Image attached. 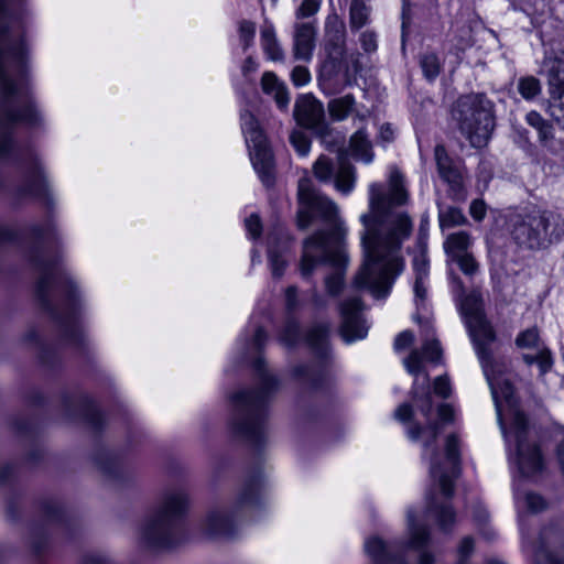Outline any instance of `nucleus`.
I'll return each mask as SVG.
<instances>
[{
    "label": "nucleus",
    "mask_w": 564,
    "mask_h": 564,
    "mask_svg": "<svg viewBox=\"0 0 564 564\" xmlns=\"http://www.w3.org/2000/svg\"><path fill=\"white\" fill-rule=\"evenodd\" d=\"M241 129L250 151L252 165L265 186L273 183V154L267 138L252 113H241Z\"/></svg>",
    "instance_id": "obj_12"
},
{
    "label": "nucleus",
    "mask_w": 564,
    "mask_h": 564,
    "mask_svg": "<svg viewBox=\"0 0 564 564\" xmlns=\"http://www.w3.org/2000/svg\"><path fill=\"white\" fill-rule=\"evenodd\" d=\"M413 416V409L410 404L403 403L394 411V417L401 423H410Z\"/></svg>",
    "instance_id": "obj_53"
},
{
    "label": "nucleus",
    "mask_w": 564,
    "mask_h": 564,
    "mask_svg": "<svg viewBox=\"0 0 564 564\" xmlns=\"http://www.w3.org/2000/svg\"><path fill=\"white\" fill-rule=\"evenodd\" d=\"M474 240L469 232L459 230L449 234L444 241V250L446 254L453 259L455 257L470 252Z\"/></svg>",
    "instance_id": "obj_25"
},
{
    "label": "nucleus",
    "mask_w": 564,
    "mask_h": 564,
    "mask_svg": "<svg viewBox=\"0 0 564 564\" xmlns=\"http://www.w3.org/2000/svg\"><path fill=\"white\" fill-rule=\"evenodd\" d=\"M474 539L470 536H466L462 540L458 546V563L457 564H466L467 558L474 552Z\"/></svg>",
    "instance_id": "obj_46"
},
{
    "label": "nucleus",
    "mask_w": 564,
    "mask_h": 564,
    "mask_svg": "<svg viewBox=\"0 0 564 564\" xmlns=\"http://www.w3.org/2000/svg\"><path fill=\"white\" fill-rule=\"evenodd\" d=\"M350 150L351 154L364 161L365 163H370L373 159V153L371 151V143L368 139V135L362 129L357 130L350 138Z\"/></svg>",
    "instance_id": "obj_30"
},
{
    "label": "nucleus",
    "mask_w": 564,
    "mask_h": 564,
    "mask_svg": "<svg viewBox=\"0 0 564 564\" xmlns=\"http://www.w3.org/2000/svg\"><path fill=\"white\" fill-rule=\"evenodd\" d=\"M434 154L438 175L448 185V195L455 200H465L467 191L463 166L448 156L443 145H436Z\"/></svg>",
    "instance_id": "obj_14"
},
{
    "label": "nucleus",
    "mask_w": 564,
    "mask_h": 564,
    "mask_svg": "<svg viewBox=\"0 0 564 564\" xmlns=\"http://www.w3.org/2000/svg\"><path fill=\"white\" fill-rule=\"evenodd\" d=\"M356 100L350 94L334 98L328 102V112L333 120H345L355 109Z\"/></svg>",
    "instance_id": "obj_31"
},
{
    "label": "nucleus",
    "mask_w": 564,
    "mask_h": 564,
    "mask_svg": "<svg viewBox=\"0 0 564 564\" xmlns=\"http://www.w3.org/2000/svg\"><path fill=\"white\" fill-rule=\"evenodd\" d=\"M188 503V496L184 490L165 491L158 506L140 522L139 543L151 551H162L173 546L177 540L178 523L185 516Z\"/></svg>",
    "instance_id": "obj_8"
},
{
    "label": "nucleus",
    "mask_w": 564,
    "mask_h": 564,
    "mask_svg": "<svg viewBox=\"0 0 564 564\" xmlns=\"http://www.w3.org/2000/svg\"><path fill=\"white\" fill-rule=\"evenodd\" d=\"M246 228L252 238H258L261 235V223L257 215H251L246 219Z\"/></svg>",
    "instance_id": "obj_55"
},
{
    "label": "nucleus",
    "mask_w": 564,
    "mask_h": 564,
    "mask_svg": "<svg viewBox=\"0 0 564 564\" xmlns=\"http://www.w3.org/2000/svg\"><path fill=\"white\" fill-rule=\"evenodd\" d=\"M13 231L7 227L0 226V245L13 239Z\"/></svg>",
    "instance_id": "obj_63"
},
{
    "label": "nucleus",
    "mask_w": 564,
    "mask_h": 564,
    "mask_svg": "<svg viewBox=\"0 0 564 564\" xmlns=\"http://www.w3.org/2000/svg\"><path fill=\"white\" fill-rule=\"evenodd\" d=\"M426 280L427 279L415 278L413 290L416 306L423 304L424 301L426 300Z\"/></svg>",
    "instance_id": "obj_49"
},
{
    "label": "nucleus",
    "mask_w": 564,
    "mask_h": 564,
    "mask_svg": "<svg viewBox=\"0 0 564 564\" xmlns=\"http://www.w3.org/2000/svg\"><path fill=\"white\" fill-rule=\"evenodd\" d=\"M254 35L256 24L251 21H242L239 25V40L245 51L252 45Z\"/></svg>",
    "instance_id": "obj_40"
},
{
    "label": "nucleus",
    "mask_w": 564,
    "mask_h": 564,
    "mask_svg": "<svg viewBox=\"0 0 564 564\" xmlns=\"http://www.w3.org/2000/svg\"><path fill=\"white\" fill-rule=\"evenodd\" d=\"M516 500L524 508H527L530 512H540L546 508V502L540 495H536L534 492H525L523 495H520L516 492Z\"/></svg>",
    "instance_id": "obj_35"
},
{
    "label": "nucleus",
    "mask_w": 564,
    "mask_h": 564,
    "mask_svg": "<svg viewBox=\"0 0 564 564\" xmlns=\"http://www.w3.org/2000/svg\"><path fill=\"white\" fill-rule=\"evenodd\" d=\"M362 303L359 297H350L340 303V335L346 343L364 339L368 334V325L361 316Z\"/></svg>",
    "instance_id": "obj_15"
},
{
    "label": "nucleus",
    "mask_w": 564,
    "mask_h": 564,
    "mask_svg": "<svg viewBox=\"0 0 564 564\" xmlns=\"http://www.w3.org/2000/svg\"><path fill=\"white\" fill-rule=\"evenodd\" d=\"M261 46L271 61H281L283 58V50L281 48L274 26L271 23H265L260 33Z\"/></svg>",
    "instance_id": "obj_27"
},
{
    "label": "nucleus",
    "mask_w": 564,
    "mask_h": 564,
    "mask_svg": "<svg viewBox=\"0 0 564 564\" xmlns=\"http://www.w3.org/2000/svg\"><path fill=\"white\" fill-rule=\"evenodd\" d=\"M253 367L260 387L256 390H242L232 395L231 426L238 436L252 444H259L267 432V399L269 393L278 388L279 382L265 370L262 359L258 358Z\"/></svg>",
    "instance_id": "obj_7"
},
{
    "label": "nucleus",
    "mask_w": 564,
    "mask_h": 564,
    "mask_svg": "<svg viewBox=\"0 0 564 564\" xmlns=\"http://www.w3.org/2000/svg\"><path fill=\"white\" fill-rule=\"evenodd\" d=\"M346 25L337 13H330L325 20V48L328 55L335 59L345 56Z\"/></svg>",
    "instance_id": "obj_18"
},
{
    "label": "nucleus",
    "mask_w": 564,
    "mask_h": 564,
    "mask_svg": "<svg viewBox=\"0 0 564 564\" xmlns=\"http://www.w3.org/2000/svg\"><path fill=\"white\" fill-rule=\"evenodd\" d=\"M460 307L484 375L491 390L500 429L506 441L514 443L518 469L525 478L536 477L544 469L543 456L539 446L529 440L528 420L517 409L513 387L496 369L497 365L488 349L495 340V332L485 317L480 295L477 293L466 295Z\"/></svg>",
    "instance_id": "obj_3"
},
{
    "label": "nucleus",
    "mask_w": 564,
    "mask_h": 564,
    "mask_svg": "<svg viewBox=\"0 0 564 564\" xmlns=\"http://www.w3.org/2000/svg\"><path fill=\"white\" fill-rule=\"evenodd\" d=\"M261 87L265 94L273 96L280 109H286L290 97L286 87L278 79L274 73L265 72L262 75Z\"/></svg>",
    "instance_id": "obj_24"
},
{
    "label": "nucleus",
    "mask_w": 564,
    "mask_h": 564,
    "mask_svg": "<svg viewBox=\"0 0 564 564\" xmlns=\"http://www.w3.org/2000/svg\"><path fill=\"white\" fill-rule=\"evenodd\" d=\"M285 304L289 311H293L297 307V288L289 286L285 291Z\"/></svg>",
    "instance_id": "obj_56"
},
{
    "label": "nucleus",
    "mask_w": 564,
    "mask_h": 564,
    "mask_svg": "<svg viewBox=\"0 0 564 564\" xmlns=\"http://www.w3.org/2000/svg\"><path fill=\"white\" fill-rule=\"evenodd\" d=\"M486 204L482 199H475L469 206V214L475 220L480 221L486 216Z\"/></svg>",
    "instance_id": "obj_51"
},
{
    "label": "nucleus",
    "mask_w": 564,
    "mask_h": 564,
    "mask_svg": "<svg viewBox=\"0 0 564 564\" xmlns=\"http://www.w3.org/2000/svg\"><path fill=\"white\" fill-rule=\"evenodd\" d=\"M438 420L430 422L425 427L411 424L406 429L410 440L421 441L424 447L423 457L430 459L431 477L437 481L441 492L445 498H451L454 492V478L459 470V444L456 435L451 434L446 438L444 460L441 462L435 453L433 444L442 429V424L451 423L454 411L448 404H442L437 409Z\"/></svg>",
    "instance_id": "obj_6"
},
{
    "label": "nucleus",
    "mask_w": 564,
    "mask_h": 564,
    "mask_svg": "<svg viewBox=\"0 0 564 564\" xmlns=\"http://www.w3.org/2000/svg\"><path fill=\"white\" fill-rule=\"evenodd\" d=\"M388 185L387 192L379 183L369 185V212L360 216L365 261L354 284L357 289L369 290L376 299L388 296L397 275L402 272L401 247L413 229L406 213L393 210L409 200L404 176L397 167L390 170Z\"/></svg>",
    "instance_id": "obj_2"
},
{
    "label": "nucleus",
    "mask_w": 564,
    "mask_h": 564,
    "mask_svg": "<svg viewBox=\"0 0 564 564\" xmlns=\"http://www.w3.org/2000/svg\"><path fill=\"white\" fill-rule=\"evenodd\" d=\"M435 394L446 399L451 394L449 381L445 376H440L434 380Z\"/></svg>",
    "instance_id": "obj_50"
},
{
    "label": "nucleus",
    "mask_w": 564,
    "mask_h": 564,
    "mask_svg": "<svg viewBox=\"0 0 564 564\" xmlns=\"http://www.w3.org/2000/svg\"><path fill=\"white\" fill-rule=\"evenodd\" d=\"M536 362L542 372H546L552 366V359L549 351H541L536 355Z\"/></svg>",
    "instance_id": "obj_58"
},
{
    "label": "nucleus",
    "mask_w": 564,
    "mask_h": 564,
    "mask_svg": "<svg viewBox=\"0 0 564 564\" xmlns=\"http://www.w3.org/2000/svg\"><path fill=\"white\" fill-rule=\"evenodd\" d=\"M261 479L252 477L246 481L238 494L232 508H215L210 510L202 524L205 534L213 539H229L238 529L240 512L256 503L260 494Z\"/></svg>",
    "instance_id": "obj_11"
},
{
    "label": "nucleus",
    "mask_w": 564,
    "mask_h": 564,
    "mask_svg": "<svg viewBox=\"0 0 564 564\" xmlns=\"http://www.w3.org/2000/svg\"><path fill=\"white\" fill-rule=\"evenodd\" d=\"M413 340H414V335L409 330H404V332L400 333L398 335V337L395 338L394 348L397 350L404 349V348L409 347L413 343Z\"/></svg>",
    "instance_id": "obj_54"
},
{
    "label": "nucleus",
    "mask_w": 564,
    "mask_h": 564,
    "mask_svg": "<svg viewBox=\"0 0 564 564\" xmlns=\"http://www.w3.org/2000/svg\"><path fill=\"white\" fill-rule=\"evenodd\" d=\"M538 340L539 332L535 327H532L520 333L516 339V344L521 348H532L536 346Z\"/></svg>",
    "instance_id": "obj_43"
},
{
    "label": "nucleus",
    "mask_w": 564,
    "mask_h": 564,
    "mask_svg": "<svg viewBox=\"0 0 564 564\" xmlns=\"http://www.w3.org/2000/svg\"><path fill=\"white\" fill-rule=\"evenodd\" d=\"M359 41L365 52L372 53L377 51L378 35L376 32L371 30L364 31L359 36Z\"/></svg>",
    "instance_id": "obj_45"
},
{
    "label": "nucleus",
    "mask_w": 564,
    "mask_h": 564,
    "mask_svg": "<svg viewBox=\"0 0 564 564\" xmlns=\"http://www.w3.org/2000/svg\"><path fill=\"white\" fill-rule=\"evenodd\" d=\"M294 117L303 127L319 129L324 122V107L313 96L304 95L295 102Z\"/></svg>",
    "instance_id": "obj_19"
},
{
    "label": "nucleus",
    "mask_w": 564,
    "mask_h": 564,
    "mask_svg": "<svg viewBox=\"0 0 564 564\" xmlns=\"http://www.w3.org/2000/svg\"><path fill=\"white\" fill-rule=\"evenodd\" d=\"M0 0V160L20 162L23 180L15 189L19 199L45 197L48 183L37 153L22 148L14 138L19 123L36 126L41 113L35 107L28 75V47L20 21Z\"/></svg>",
    "instance_id": "obj_1"
},
{
    "label": "nucleus",
    "mask_w": 564,
    "mask_h": 564,
    "mask_svg": "<svg viewBox=\"0 0 564 564\" xmlns=\"http://www.w3.org/2000/svg\"><path fill=\"white\" fill-rule=\"evenodd\" d=\"M321 4V0H303L295 10V18L302 20L315 15L319 11Z\"/></svg>",
    "instance_id": "obj_39"
},
{
    "label": "nucleus",
    "mask_w": 564,
    "mask_h": 564,
    "mask_svg": "<svg viewBox=\"0 0 564 564\" xmlns=\"http://www.w3.org/2000/svg\"><path fill=\"white\" fill-rule=\"evenodd\" d=\"M313 172L322 183L334 182L336 189L344 195H348L355 188V169L345 158H339L335 166L329 158L321 155L313 165Z\"/></svg>",
    "instance_id": "obj_13"
},
{
    "label": "nucleus",
    "mask_w": 564,
    "mask_h": 564,
    "mask_svg": "<svg viewBox=\"0 0 564 564\" xmlns=\"http://www.w3.org/2000/svg\"><path fill=\"white\" fill-rule=\"evenodd\" d=\"M98 464H99V468L101 469V471L105 474H108V475L115 474L118 468L117 463L112 458H109V457H107L105 462L100 460Z\"/></svg>",
    "instance_id": "obj_60"
},
{
    "label": "nucleus",
    "mask_w": 564,
    "mask_h": 564,
    "mask_svg": "<svg viewBox=\"0 0 564 564\" xmlns=\"http://www.w3.org/2000/svg\"><path fill=\"white\" fill-rule=\"evenodd\" d=\"M451 260L456 262L459 269L467 275H473L478 270V264L470 252L455 257Z\"/></svg>",
    "instance_id": "obj_42"
},
{
    "label": "nucleus",
    "mask_w": 564,
    "mask_h": 564,
    "mask_svg": "<svg viewBox=\"0 0 564 564\" xmlns=\"http://www.w3.org/2000/svg\"><path fill=\"white\" fill-rule=\"evenodd\" d=\"M330 326L328 324L314 325L307 334V343L321 357H326L328 354V336Z\"/></svg>",
    "instance_id": "obj_28"
},
{
    "label": "nucleus",
    "mask_w": 564,
    "mask_h": 564,
    "mask_svg": "<svg viewBox=\"0 0 564 564\" xmlns=\"http://www.w3.org/2000/svg\"><path fill=\"white\" fill-rule=\"evenodd\" d=\"M312 303L314 307L317 310H322L327 306L326 299L318 294V292L315 289L312 291Z\"/></svg>",
    "instance_id": "obj_61"
},
{
    "label": "nucleus",
    "mask_w": 564,
    "mask_h": 564,
    "mask_svg": "<svg viewBox=\"0 0 564 564\" xmlns=\"http://www.w3.org/2000/svg\"><path fill=\"white\" fill-rule=\"evenodd\" d=\"M420 65L424 76L432 80L440 74V62L435 54H424L421 56Z\"/></svg>",
    "instance_id": "obj_37"
},
{
    "label": "nucleus",
    "mask_w": 564,
    "mask_h": 564,
    "mask_svg": "<svg viewBox=\"0 0 564 564\" xmlns=\"http://www.w3.org/2000/svg\"><path fill=\"white\" fill-rule=\"evenodd\" d=\"M406 518L410 532V541L408 543V547L421 550L427 544L430 540L429 530L425 527L415 524V516L413 511L409 510Z\"/></svg>",
    "instance_id": "obj_32"
},
{
    "label": "nucleus",
    "mask_w": 564,
    "mask_h": 564,
    "mask_svg": "<svg viewBox=\"0 0 564 564\" xmlns=\"http://www.w3.org/2000/svg\"><path fill=\"white\" fill-rule=\"evenodd\" d=\"M427 510L436 518L440 528L447 531L455 522V512L448 503H437L434 496L427 497Z\"/></svg>",
    "instance_id": "obj_26"
},
{
    "label": "nucleus",
    "mask_w": 564,
    "mask_h": 564,
    "mask_svg": "<svg viewBox=\"0 0 564 564\" xmlns=\"http://www.w3.org/2000/svg\"><path fill=\"white\" fill-rule=\"evenodd\" d=\"M518 90L524 99H532L541 93L539 79L533 76L522 77L518 83Z\"/></svg>",
    "instance_id": "obj_36"
},
{
    "label": "nucleus",
    "mask_w": 564,
    "mask_h": 564,
    "mask_svg": "<svg viewBox=\"0 0 564 564\" xmlns=\"http://www.w3.org/2000/svg\"><path fill=\"white\" fill-rule=\"evenodd\" d=\"M39 279L36 296L62 328L65 337L75 344L84 338V327L80 319V303L74 282L59 267L57 260L50 258L43 251L36 250L30 256Z\"/></svg>",
    "instance_id": "obj_5"
},
{
    "label": "nucleus",
    "mask_w": 564,
    "mask_h": 564,
    "mask_svg": "<svg viewBox=\"0 0 564 564\" xmlns=\"http://www.w3.org/2000/svg\"><path fill=\"white\" fill-rule=\"evenodd\" d=\"M380 137L384 141H391L393 137V131L389 124H384L380 129Z\"/></svg>",
    "instance_id": "obj_64"
},
{
    "label": "nucleus",
    "mask_w": 564,
    "mask_h": 564,
    "mask_svg": "<svg viewBox=\"0 0 564 564\" xmlns=\"http://www.w3.org/2000/svg\"><path fill=\"white\" fill-rule=\"evenodd\" d=\"M549 84L551 95L554 99L552 104V115L564 124V62L560 61L550 70Z\"/></svg>",
    "instance_id": "obj_22"
},
{
    "label": "nucleus",
    "mask_w": 564,
    "mask_h": 564,
    "mask_svg": "<svg viewBox=\"0 0 564 564\" xmlns=\"http://www.w3.org/2000/svg\"><path fill=\"white\" fill-rule=\"evenodd\" d=\"M511 235L520 246L540 249L564 235L561 215L539 208L517 214L511 219Z\"/></svg>",
    "instance_id": "obj_9"
},
{
    "label": "nucleus",
    "mask_w": 564,
    "mask_h": 564,
    "mask_svg": "<svg viewBox=\"0 0 564 564\" xmlns=\"http://www.w3.org/2000/svg\"><path fill=\"white\" fill-rule=\"evenodd\" d=\"M413 270L415 278L427 279L429 276V259L425 252H420L413 259Z\"/></svg>",
    "instance_id": "obj_44"
},
{
    "label": "nucleus",
    "mask_w": 564,
    "mask_h": 564,
    "mask_svg": "<svg viewBox=\"0 0 564 564\" xmlns=\"http://www.w3.org/2000/svg\"><path fill=\"white\" fill-rule=\"evenodd\" d=\"M83 564H112V558L106 553L94 552L84 557Z\"/></svg>",
    "instance_id": "obj_52"
},
{
    "label": "nucleus",
    "mask_w": 564,
    "mask_h": 564,
    "mask_svg": "<svg viewBox=\"0 0 564 564\" xmlns=\"http://www.w3.org/2000/svg\"><path fill=\"white\" fill-rule=\"evenodd\" d=\"M289 250L288 235L279 231L276 235L270 236L268 248L269 265L274 278H281L286 268L285 254Z\"/></svg>",
    "instance_id": "obj_21"
},
{
    "label": "nucleus",
    "mask_w": 564,
    "mask_h": 564,
    "mask_svg": "<svg viewBox=\"0 0 564 564\" xmlns=\"http://www.w3.org/2000/svg\"><path fill=\"white\" fill-rule=\"evenodd\" d=\"M293 375L297 379L312 380L313 381L312 370L306 365H300V366L295 367L294 370H293Z\"/></svg>",
    "instance_id": "obj_59"
},
{
    "label": "nucleus",
    "mask_w": 564,
    "mask_h": 564,
    "mask_svg": "<svg viewBox=\"0 0 564 564\" xmlns=\"http://www.w3.org/2000/svg\"><path fill=\"white\" fill-rule=\"evenodd\" d=\"M256 69H257V63L254 62V59L252 57L246 58V61L242 65V73L245 75H247L251 72H254Z\"/></svg>",
    "instance_id": "obj_62"
},
{
    "label": "nucleus",
    "mask_w": 564,
    "mask_h": 564,
    "mask_svg": "<svg viewBox=\"0 0 564 564\" xmlns=\"http://www.w3.org/2000/svg\"><path fill=\"white\" fill-rule=\"evenodd\" d=\"M281 341L286 346L295 345L300 339V326L294 319H289L282 330Z\"/></svg>",
    "instance_id": "obj_38"
},
{
    "label": "nucleus",
    "mask_w": 564,
    "mask_h": 564,
    "mask_svg": "<svg viewBox=\"0 0 564 564\" xmlns=\"http://www.w3.org/2000/svg\"><path fill=\"white\" fill-rule=\"evenodd\" d=\"M292 82L295 86L301 87L311 80V74L304 66H296L291 74Z\"/></svg>",
    "instance_id": "obj_48"
},
{
    "label": "nucleus",
    "mask_w": 564,
    "mask_h": 564,
    "mask_svg": "<svg viewBox=\"0 0 564 564\" xmlns=\"http://www.w3.org/2000/svg\"><path fill=\"white\" fill-rule=\"evenodd\" d=\"M290 141L299 155L306 156L308 154L311 141L304 132L293 131L290 135Z\"/></svg>",
    "instance_id": "obj_41"
},
{
    "label": "nucleus",
    "mask_w": 564,
    "mask_h": 564,
    "mask_svg": "<svg viewBox=\"0 0 564 564\" xmlns=\"http://www.w3.org/2000/svg\"><path fill=\"white\" fill-rule=\"evenodd\" d=\"M316 25L314 22L294 24L293 55L295 59L308 62L315 48Z\"/></svg>",
    "instance_id": "obj_20"
},
{
    "label": "nucleus",
    "mask_w": 564,
    "mask_h": 564,
    "mask_svg": "<svg viewBox=\"0 0 564 564\" xmlns=\"http://www.w3.org/2000/svg\"><path fill=\"white\" fill-rule=\"evenodd\" d=\"M371 8L368 0H352L349 7V25L352 31L366 26L370 21Z\"/></svg>",
    "instance_id": "obj_29"
},
{
    "label": "nucleus",
    "mask_w": 564,
    "mask_h": 564,
    "mask_svg": "<svg viewBox=\"0 0 564 564\" xmlns=\"http://www.w3.org/2000/svg\"><path fill=\"white\" fill-rule=\"evenodd\" d=\"M423 355L419 350H413L410 356L404 360L405 369L409 373L415 376L413 384V399L417 403L422 414L429 420L432 413L433 403L430 393V382L427 375H424L422 382L419 380L421 372V360Z\"/></svg>",
    "instance_id": "obj_17"
},
{
    "label": "nucleus",
    "mask_w": 564,
    "mask_h": 564,
    "mask_svg": "<svg viewBox=\"0 0 564 564\" xmlns=\"http://www.w3.org/2000/svg\"><path fill=\"white\" fill-rule=\"evenodd\" d=\"M438 223L441 229L445 230L458 226H464L468 223V219L459 208L449 206L440 209Z\"/></svg>",
    "instance_id": "obj_33"
},
{
    "label": "nucleus",
    "mask_w": 564,
    "mask_h": 564,
    "mask_svg": "<svg viewBox=\"0 0 564 564\" xmlns=\"http://www.w3.org/2000/svg\"><path fill=\"white\" fill-rule=\"evenodd\" d=\"M422 355L430 361H437L441 356V348L437 340H427L422 348Z\"/></svg>",
    "instance_id": "obj_47"
},
{
    "label": "nucleus",
    "mask_w": 564,
    "mask_h": 564,
    "mask_svg": "<svg viewBox=\"0 0 564 564\" xmlns=\"http://www.w3.org/2000/svg\"><path fill=\"white\" fill-rule=\"evenodd\" d=\"M453 117L474 148L487 144L495 127L494 105L484 94H468L456 101Z\"/></svg>",
    "instance_id": "obj_10"
},
{
    "label": "nucleus",
    "mask_w": 564,
    "mask_h": 564,
    "mask_svg": "<svg viewBox=\"0 0 564 564\" xmlns=\"http://www.w3.org/2000/svg\"><path fill=\"white\" fill-rule=\"evenodd\" d=\"M364 547L372 564H405L403 554H397L392 546L378 536L368 538Z\"/></svg>",
    "instance_id": "obj_23"
},
{
    "label": "nucleus",
    "mask_w": 564,
    "mask_h": 564,
    "mask_svg": "<svg viewBox=\"0 0 564 564\" xmlns=\"http://www.w3.org/2000/svg\"><path fill=\"white\" fill-rule=\"evenodd\" d=\"M297 197V226L301 229L307 228L315 218H321L328 227L303 241L301 275L306 279L319 264H332L335 271L326 276L325 288L328 295L337 296L344 286L343 267L346 262L341 247L346 228L338 217V208L333 200L316 191L308 178L299 181Z\"/></svg>",
    "instance_id": "obj_4"
},
{
    "label": "nucleus",
    "mask_w": 564,
    "mask_h": 564,
    "mask_svg": "<svg viewBox=\"0 0 564 564\" xmlns=\"http://www.w3.org/2000/svg\"><path fill=\"white\" fill-rule=\"evenodd\" d=\"M268 336L262 327H257L251 346L254 350H260L261 347L265 344Z\"/></svg>",
    "instance_id": "obj_57"
},
{
    "label": "nucleus",
    "mask_w": 564,
    "mask_h": 564,
    "mask_svg": "<svg viewBox=\"0 0 564 564\" xmlns=\"http://www.w3.org/2000/svg\"><path fill=\"white\" fill-rule=\"evenodd\" d=\"M534 564H564V530L550 527L541 531Z\"/></svg>",
    "instance_id": "obj_16"
},
{
    "label": "nucleus",
    "mask_w": 564,
    "mask_h": 564,
    "mask_svg": "<svg viewBox=\"0 0 564 564\" xmlns=\"http://www.w3.org/2000/svg\"><path fill=\"white\" fill-rule=\"evenodd\" d=\"M525 121L529 126L538 131L539 140L541 143L546 144L553 139V126L546 121L539 112L530 111L525 116Z\"/></svg>",
    "instance_id": "obj_34"
}]
</instances>
